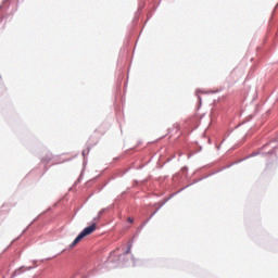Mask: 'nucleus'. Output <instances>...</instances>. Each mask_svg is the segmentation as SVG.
Here are the masks:
<instances>
[{"instance_id":"obj_1","label":"nucleus","mask_w":278,"mask_h":278,"mask_svg":"<svg viewBox=\"0 0 278 278\" xmlns=\"http://www.w3.org/2000/svg\"><path fill=\"white\" fill-rule=\"evenodd\" d=\"M94 231H97V224H91L90 226L86 227L76 238L75 240L72 242V244L70 245L71 249H73L74 247H77V244H79L80 240H84V238H86V236H90L91 233H94Z\"/></svg>"},{"instance_id":"obj_2","label":"nucleus","mask_w":278,"mask_h":278,"mask_svg":"<svg viewBox=\"0 0 278 278\" xmlns=\"http://www.w3.org/2000/svg\"><path fill=\"white\" fill-rule=\"evenodd\" d=\"M128 253H131V243L128 244V249L125 252V255H128Z\"/></svg>"},{"instance_id":"obj_3","label":"nucleus","mask_w":278,"mask_h":278,"mask_svg":"<svg viewBox=\"0 0 278 278\" xmlns=\"http://www.w3.org/2000/svg\"><path fill=\"white\" fill-rule=\"evenodd\" d=\"M128 220H129V223H134V219H131V218H128Z\"/></svg>"}]
</instances>
